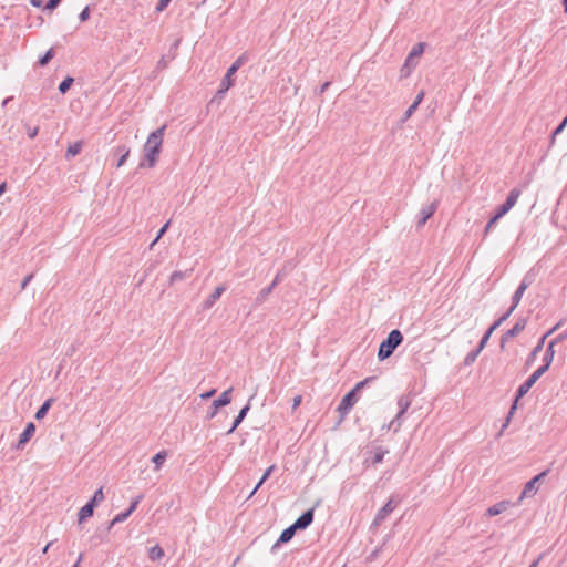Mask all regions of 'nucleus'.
I'll return each instance as SVG.
<instances>
[{
    "instance_id": "obj_1",
    "label": "nucleus",
    "mask_w": 567,
    "mask_h": 567,
    "mask_svg": "<svg viewBox=\"0 0 567 567\" xmlns=\"http://www.w3.org/2000/svg\"><path fill=\"white\" fill-rule=\"evenodd\" d=\"M165 130L166 125H163L150 134L144 145V159L140 163V167L147 166L152 168L155 166L162 150L163 135Z\"/></svg>"
},
{
    "instance_id": "obj_2",
    "label": "nucleus",
    "mask_w": 567,
    "mask_h": 567,
    "mask_svg": "<svg viewBox=\"0 0 567 567\" xmlns=\"http://www.w3.org/2000/svg\"><path fill=\"white\" fill-rule=\"evenodd\" d=\"M403 342V334L399 329L392 330L386 339H384L378 350V358L380 361H383L390 358L396 348Z\"/></svg>"
},
{
    "instance_id": "obj_3",
    "label": "nucleus",
    "mask_w": 567,
    "mask_h": 567,
    "mask_svg": "<svg viewBox=\"0 0 567 567\" xmlns=\"http://www.w3.org/2000/svg\"><path fill=\"white\" fill-rule=\"evenodd\" d=\"M545 373V371L540 368L536 369L528 379L519 385V388L516 391L515 400L509 409L507 419L503 427L507 426L511 416L514 414L515 410L517 409L518 401L528 393V391L532 389V386L537 382V380Z\"/></svg>"
},
{
    "instance_id": "obj_4",
    "label": "nucleus",
    "mask_w": 567,
    "mask_h": 567,
    "mask_svg": "<svg viewBox=\"0 0 567 567\" xmlns=\"http://www.w3.org/2000/svg\"><path fill=\"white\" fill-rule=\"evenodd\" d=\"M231 391H233L231 388L226 390V391H224L218 396V399L213 401L210 410L207 412V415H206V417L208 420H212V419H214L216 416L217 411H218L219 408L226 406V405H228L231 402V395H230Z\"/></svg>"
},
{
    "instance_id": "obj_5",
    "label": "nucleus",
    "mask_w": 567,
    "mask_h": 567,
    "mask_svg": "<svg viewBox=\"0 0 567 567\" xmlns=\"http://www.w3.org/2000/svg\"><path fill=\"white\" fill-rule=\"evenodd\" d=\"M410 405H411L410 395H402L399 398V400H398L399 412H398L395 419L388 425V429H391L393 426L394 432H396L399 430V427L401 426V422L399 420L408 411Z\"/></svg>"
},
{
    "instance_id": "obj_6",
    "label": "nucleus",
    "mask_w": 567,
    "mask_h": 567,
    "mask_svg": "<svg viewBox=\"0 0 567 567\" xmlns=\"http://www.w3.org/2000/svg\"><path fill=\"white\" fill-rule=\"evenodd\" d=\"M399 504V499H395L394 496H391L390 499L384 504L382 508L377 513L373 525L379 526L382 522L394 511L396 505Z\"/></svg>"
},
{
    "instance_id": "obj_7",
    "label": "nucleus",
    "mask_w": 567,
    "mask_h": 567,
    "mask_svg": "<svg viewBox=\"0 0 567 567\" xmlns=\"http://www.w3.org/2000/svg\"><path fill=\"white\" fill-rule=\"evenodd\" d=\"M248 61V54L243 53L239 55L236 61L228 68L225 76L223 78V82L227 83L228 85H234V74L239 70L241 65H244Z\"/></svg>"
},
{
    "instance_id": "obj_8",
    "label": "nucleus",
    "mask_w": 567,
    "mask_h": 567,
    "mask_svg": "<svg viewBox=\"0 0 567 567\" xmlns=\"http://www.w3.org/2000/svg\"><path fill=\"white\" fill-rule=\"evenodd\" d=\"M548 473H549V470L543 471L539 474H537L536 476H534L530 481H528L524 486V489L520 495V499L524 497L533 496L537 492V484L539 482H542L547 476Z\"/></svg>"
},
{
    "instance_id": "obj_9",
    "label": "nucleus",
    "mask_w": 567,
    "mask_h": 567,
    "mask_svg": "<svg viewBox=\"0 0 567 567\" xmlns=\"http://www.w3.org/2000/svg\"><path fill=\"white\" fill-rule=\"evenodd\" d=\"M519 195H520L519 189H517V188L512 189L509 192L506 200L501 206L497 207V210L495 214L502 218L505 214H507L515 206Z\"/></svg>"
},
{
    "instance_id": "obj_10",
    "label": "nucleus",
    "mask_w": 567,
    "mask_h": 567,
    "mask_svg": "<svg viewBox=\"0 0 567 567\" xmlns=\"http://www.w3.org/2000/svg\"><path fill=\"white\" fill-rule=\"evenodd\" d=\"M526 324H527V319L526 318H519L516 323L513 326L512 329L507 330L503 336H502V339H501V348L504 349L505 347V343L512 339V338H515L516 336H518L525 328H526Z\"/></svg>"
},
{
    "instance_id": "obj_11",
    "label": "nucleus",
    "mask_w": 567,
    "mask_h": 567,
    "mask_svg": "<svg viewBox=\"0 0 567 567\" xmlns=\"http://www.w3.org/2000/svg\"><path fill=\"white\" fill-rule=\"evenodd\" d=\"M313 517H315V507L307 509L292 524L293 529L303 530V529L308 528L312 524Z\"/></svg>"
},
{
    "instance_id": "obj_12",
    "label": "nucleus",
    "mask_w": 567,
    "mask_h": 567,
    "mask_svg": "<svg viewBox=\"0 0 567 567\" xmlns=\"http://www.w3.org/2000/svg\"><path fill=\"white\" fill-rule=\"evenodd\" d=\"M439 206L437 200L432 202L431 204L424 206L419 214L416 226L417 228L423 227L426 221L434 215Z\"/></svg>"
},
{
    "instance_id": "obj_13",
    "label": "nucleus",
    "mask_w": 567,
    "mask_h": 567,
    "mask_svg": "<svg viewBox=\"0 0 567 567\" xmlns=\"http://www.w3.org/2000/svg\"><path fill=\"white\" fill-rule=\"evenodd\" d=\"M358 401V394L350 390L341 400L339 406H338V411L342 414V415H346L350 412V410L353 408V405L357 403Z\"/></svg>"
},
{
    "instance_id": "obj_14",
    "label": "nucleus",
    "mask_w": 567,
    "mask_h": 567,
    "mask_svg": "<svg viewBox=\"0 0 567 567\" xmlns=\"http://www.w3.org/2000/svg\"><path fill=\"white\" fill-rule=\"evenodd\" d=\"M530 284H532V279L528 276H525L512 297L511 308H513L514 310L516 309V307L519 305V302L522 300L524 292L530 286Z\"/></svg>"
},
{
    "instance_id": "obj_15",
    "label": "nucleus",
    "mask_w": 567,
    "mask_h": 567,
    "mask_svg": "<svg viewBox=\"0 0 567 567\" xmlns=\"http://www.w3.org/2000/svg\"><path fill=\"white\" fill-rule=\"evenodd\" d=\"M35 433V425L33 422H29L24 427L23 432L20 434L19 440L16 444L17 450H22L24 445L31 440V437Z\"/></svg>"
},
{
    "instance_id": "obj_16",
    "label": "nucleus",
    "mask_w": 567,
    "mask_h": 567,
    "mask_svg": "<svg viewBox=\"0 0 567 567\" xmlns=\"http://www.w3.org/2000/svg\"><path fill=\"white\" fill-rule=\"evenodd\" d=\"M282 278H284V272H282V271H279V272L276 275V277L274 278L272 282H271L268 287H266V288H264V289H261V290L259 291V293H258V296H257V298H256V302H258V303H262V302L267 299V297L271 293V291L274 290V288H275L278 284H280V282H281Z\"/></svg>"
},
{
    "instance_id": "obj_17",
    "label": "nucleus",
    "mask_w": 567,
    "mask_h": 567,
    "mask_svg": "<svg viewBox=\"0 0 567 567\" xmlns=\"http://www.w3.org/2000/svg\"><path fill=\"white\" fill-rule=\"evenodd\" d=\"M296 529H293V526H289L287 528H285L279 538L277 539V542L274 544V546L271 547V551L274 553L276 550V548H278L281 544H285V543H288L289 540L292 539V537L295 536L296 534Z\"/></svg>"
},
{
    "instance_id": "obj_18",
    "label": "nucleus",
    "mask_w": 567,
    "mask_h": 567,
    "mask_svg": "<svg viewBox=\"0 0 567 567\" xmlns=\"http://www.w3.org/2000/svg\"><path fill=\"white\" fill-rule=\"evenodd\" d=\"M561 326V322H558L555 327H553L549 331H547L538 341L536 347L533 349V351L529 354L528 362L534 360L536 355L543 350L545 340L548 336H550L554 331H556Z\"/></svg>"
},
{
    "instance_id": "obj_19",
    "label": "nucleus",
    "mask_w": 567,
    "mask_h": 567,
    "mask_svg": "<svg viewBox=\"0 0 567 567\" xmlns=\"http://www.w3.org/2000/svg\"><path fill=\"white\" fill-rule=\"evenodd\" d=\"M95 505L93 503L87 502L83 507L80 508L78 513V522L82 524L84 520L93 516Z\"/></svg>"
},
{
    "instance_id": "obj_20",
    "label": "nucleus",
    "mask_w": 567,
    "mask_h": 567,
    "mask_svg": "<svg viewBox=\"0 0 567 567\" xmlns=\"http://www.w3.org/2000/svg\"><path fill=\"white\" fill-rule=\"evenodd\" d=\"M225 291L224 286H218L214 290L212 295L208 296V298L204 301V309H209L214 306V303L221 297L223 292Z\"/></svg>"
},
{
    "instance_id": "obj_21",
    "label": "nucleus",
    "mask_w": 567,
    "mask_h": 567,
    "mask_svg": "<svg viewBox=\"0 0 567 567\" xmlns=\"http://www.w3.org/2000/svg\"><path fill=\"white\" fill-rule=\"evenodd\" d=\"M509 505H511L509 501H502V502H499V503L488 507L487 511H486V515L491 516V517L499 515L503 512H505L508 508Z\"/></svg>"
},
{
    "instance_id": "obj_22",
    "label": "nucleus",
    "mask_w": 567,
    "mask_h": 567,
    "mask_svg": "<svg viewBox=\"0 0 567 567\" xmlns=\"http://www.w3.org/2000/svg\"><path fill=\"white\" fill-rule=\"evenodd\" d=\"M554 344L549 342L546 351H545V354H544V358H543V365H540L539 368L543 369L545 372L549 369L551 362H553V359H554V355H555V349H554Z\"/></svg>"
},
{
    "instance_id": "obj_23",
    "label": "nucleus",
    "mask_w": 567,
    "mask_h": 567,
    "mask_svg": "<svg viewBox=\"0 0 567 567\" xmlns=\"http://www.w3.org/2000/svg\"><path fill=\"white\" fill-rule=\"evenodd\" d=\"M250 410V404L249 402L240 409L238 415L235 417L234 422H233V425L228 430L227 434H230L233 433L239 425L240 423L243 422V420L246 417L247 413L249 412Z\"/></svg>"
},
{
    "instance_id": "obj_24",
    "label": "nucleus",
    "mask_w": 567,
    "mask_h": 567,
    "mask_svg": "<svg viewBox=\"0 0 567 567\" xmlns=\"http://www.w3.org/2000/svg\"><path fill=\"white\" fill-rule=\"evenodd\" d=\"M54 401L55 400L53 398L47 399L35 412L34 417L37 420H42L47 415L48 411L50 410Z\"/></svg>"
},
{
    "instance_id": "obj_25",
    "label": "nucleus",
    "mask_w": 567,
    "mask_h": 567,
    "mask_svg": "<svg viewBox=\"0 0 567 567\" xmlns=\"http://www.w3.org/2000/svg\"><path fill=\"white\" fill-rule=\"evenodd\" d=\"M82 147H83L82 141H78L75 143L71 144L66 150L65 159L69 161L72 157H75L76 155H79L82 151Z\"/></svg>"
},
{
    "instance_id": "obj_26",
    "label": "nucleus",
    "mask_w": 567,
    "mask_h": 567,
    "mask_svg": "<svg viewBox=\"0 0 567 567\" xmlns=\"http://www.w3.org/2000/svg\"><path fill=\"white\" fill-rule=\"evenodd\" d=\"M115 153L120 155L116 167H121L125 164L127 157L130 156V148L125 145H121L115 148Z\"/></svg>"
},
{
    "instance_id": "obj_27",
    "label": "nucleus",
    "mask_w": 567,
    "mask_h": 567,
    "mask_svg": "<svg viewBox=\"0 0 567 567\" xmlns=\"http://www.w3.org/2000/svg\"><path fill=\"white\" fill-rule=\"evenodd\" d=\"M388 450L382 449L381 446H378L373 450V455L371 457V463L373 465L379 464L383 461L384 455L388 453Z\"/></svg>"
},
{
    "instance_id": "obj_28",
    "label": "nucleus",
    "mask_w": 567,
    "mask_h": 567,
    "mask_svg": "<svg viewBox=\"0 0 567 567\" xmlns=\"http://www.w3.org/2000/svg\"><path fill=\"white\" fill-rule=\"evenodd\" d=\"M424 45H425L424 43L420 42L413 47V49L411 50V52L409 53V55L406 58L405 65L409 64V60H414L415 58H419L423 53Z\"/></svg>"
},
{
    "instance_id": "obj_29",
    "label": "nucleus",
    "mask_w": 567,
    "mask_h": 567,
    "mask_svg": "<svg viewBox=\"0 0 567 567\" xmlns=\"http://www.w3.org/2000/svg\"><path fill=\"white\" fill-rule=\"evenodd\" d=\"M164 556V550L159 545H155L148 550V558L153 561L159 560Z\"/></svg>"
},
{
    "instance_id": "obj_30",
    "label": "nucleus",
    "mask_w": 567,
    "mask_h": 567,
    "mask_svg": "<svg viewBox=\"0 0 567 567\" xmlns=\"http://www.w3.org/2000/svg\"><path fill=\"white\" fill-rule=\"evenodd\" d=\"M167 458V452L161 451L152 457V462L155 464V468L158 470Z\"/></svg>"
},
{
    "instance_id": "obj_31",
    "label": "nucleus",
    "mask_w": 567,
    "mask_h": 567,
    "mask_svg": "<svg viewBox=\"0 0 567 567\" xmlns=\"http://www.w3.org/2000/svg\"><path fill=\"white\" fill-rule=\"evenodd\" d=\"M131 514V511L126 509L125 512L115 515V517L110 522L107 529H111L115 524L126 520Z\"/></svg>"
},
{
    "instance_id": "obj_32",
    "label": "nucleus",
    "mask_w": 567,
    "mask_h": 567,
    "mask_svg": "<svg viewBox=\"0 0 567 567\" xmlns=\"http://www.w3.org/2000/svg\"><path fill=\"white\" fill-rule=\"evenodd\" d=\"M55 55L54 49H49L38 61L40 66H45Z\"/></svg>"
},
{
    "instance_id": "obj_33",
    "label": "nucleus",
    "mask_w": 567,
    "mask_h": 567,
    "mask_svg": "<svg viewBox=\"0 0 567 567\" xmlns=\"http://www.w3.org/2000/svg\"><path fill=\"white\" fill-rule=\"evenodd\" d=\"M233 85H228L227 83L225 82H220V85H219V89L217 90L216 94H215V97L212 100V102H214L215 100H221L224 99L225 94L227 93V91Z\"/></svg>"
},
{
    "instance_id": "obj_34",
    "label": "nucleus",
    "mask_w": 567,
    "mask_h": 567,
    "mask_svg": "<svg viewBox=\"0 0 567 567\" xmlns=\"http://www.w3.org/2000/svg\"><path fill=\"white\" fill-rule=\"evenodd\" d=\"M74 79L72 76H66L60 84H59V92L61 94H65L71 85L73 84Z\"/></svg>"
},
{
    "instance_id": "obj_35",
    "label": "nucleus",
    "mask_w": 567,
    "mask_h": 567,
    "mask_svg": "<svg viewBox=\"0 0 567 567\" xmlns=\"http://www.w3.org/2000/svg\"><path fill=\"white\" fill-rule=\"evenodd\" d=\"M481 351L482 349L477 347L475 350L468 352L465 357L464 364L470 365L474 363Z\"/></svg>"
},
{
    "instance_id": "obj_36",
    "label": "nucleus",
    "mask_w": 567,
    "mask_h": 567,
    "mask_svg": "<svg viewBox=\"0 0 567 567\" xmlns=\"http://www.w3.org/2000/svg\"><path fill=\"white\" fill-rule=\"evenodd\" d=\"M513 311L514 309L509 307L508 310L503 316H501L491 327L496 330L504 321L508 319Z\"/></svg>"
},
{
    "instance_id": "obj_37",
    "label": "nucleus",
    "mask_w": 567,
    "mask_h": 567,
    "mask_svg": "<svg viewBox=\"0 0 567 567\" xmlns=\"http://www.w3.org/2000/svg\"><path fill=\"white\" fill-rule=\"evenodd\" d=\"M104 499L103 487L95 491L93 497L89 501L93 505L97 506Z\"/></svg>"
},
{
    "instance_id": "obj_38",
    "label": "nucleus",
    "mask_w": 567,
    "mask_h": 567,
    "mask_svg": "<svg viewBox=\"0 0 567 567\" xmlns=\"http://www.w3.org/2000/svg\"><path fill=\"white\" fill-rule=\"evenodd\" d=\"M494 331H495V330H494L492 327H489V328L486 330V332L484 333V336L482 337V339H481V341H480V343H478V346H477V347H478V348H481V349L483 350V349L485 348V346H486L487 341L489 340V338H491V336H492V333H493Z\"/></svg>"
},
{
    "instance_id": "obj_39",
    "label": "nucleus",
    "mask_w": 567,
    "mask_h": 567,
    "mask_svg": "<svg viewBox=\"0 0 567 567\" xmlns=\"http://www.w3.org/2000/svg\"><path fill=\"white\" fill-rule=\"evenodd\" d=\"M169 224L171 221H167L159 228L156 238L151 244V247H153L159 240V238H162V236L167 231Z\"/></svg>"
},
{
    "instance_id": "obj_40",
    "label": "nucleus",
    "mask_w": 567,
    "mask_h": 567,
    "mask_svg": "<svg viewBox=\"0 0 567 567\" xmlns=\"http://www.w3.org/2000/svg\"><path fill=\"white\" fill-rule=\"evenodd\" d=\"M417 110V106L415 104H411L408 110L405 111L403 117H402V122H405L406 120H409L412 114Z\"/></svg>"
},
{
    "instance_id": "obj_41",
    "label": "nucleus",
    "mask_w": 567,
    "mask_h": 567,
    "mask_svg": "<svg viewBox=\"0 0 567 567\" xmlns=\"http://www.w3.org/2000/svg\"><path fill=\"white\" fill-rule=\"evenodd\" d=\"M374 378H367L364 379L363 381H360L355 384V386L352 389V391H354L357 394L359 393V391L361 389H363L367 383H369L370 381H372Z\"/></svg>"
},
{
    "instance_id": "obj_42",
    "label": "nucleus",
    "mask_w": 567,
    "mask_h": 567,
    "mask_svg": "<svg viewBox=\"0 0 567 567\" xmlns=\"http://www.w3.org/2000/svg\"><path fill=\"white\" fill-rule=\"evenodd\" d=\"M172 0H159L156 4V8H155V11L156 12H163L167 7L168 4L171 3Z\"/></svg>"
},
{
    "instance_id": "obj_43",
    "label": "nucleus",
    "mask_w": 567,
    "mask_h": 567,
    "mask_svg": "<svg viewBox=\"0 0 567 567\" xmlns=\"http://www.w3.org/2000/svg\"><path fill=\"white\" fill-rule=\"evenodd\" d=\"M501 217L497 216L496 214L488 220V223L486 224L485 226V230H484V234L486 235L491 228L498 221Z\"/></svg>"
},
{
    "instance_id": "obj_44",
    "label": "nucleus",
    "mask_w": 567,
    "mask_h": 567,
    "mask_svg": "<svg viewBox=\"0 0 567 567\" xmlns=\"http://www.w3.org/2000/svg\"><path fill=\"white\" fill-rule=\"evenodd\" d=\"M62 0H48L44 10L53 11L61 3Z\"/></svg>"
},
{
    "instance_id": "obj_45",
    "label": "nucleus",
    "mask_w": 567,
    "mask_h": 567,
    "mask_svg": "<svg viewBox=\"0 0 567 567\" xmlns=\"http://www.w3.org/2000/svg\"><path fill=\"white\" fill-rule=\"evenodd\" d=\"M79 19L81 22H85L90 19V7L86 6L81 13L79 14Z\"/></svg>"
},
{
    "instance_id": "obj_46",
    "label": "nucleus",
    "mask_w": 567,
    "mask_h": 567,
    "mask_svg": "<svg viewBox=\"0 0 567 567\" xmlns=\"http://www.w3.org/2000/svg\"><path fill=\"white\" fill-rule=\"evenodd\" d=\"M142 499H143V495H138L136 498H134L131 502V505L127 508V511H131V513H133L136 509L137 505L141 503Z\"/></svg>"
},
{
    "instance_id": "obj_47",
    "label": "nucleus",
    "mask_w": 567,
    "mask_h": 567,
    "mask_svg": "<svg viewBox=\"0 0 567 567\" xmlns=\"http://www.w3.org/2000/svg\"><path fill=\"white\" fill-rule=\"evenodd\" d=\"M566 339H567V331H566V332H564V333L558 334L556 338H554V339L550 341V343H553L554 346H556V344H558V343L563 342V341H564V340H566Z\"/></svg>"
},
{
    "instance_id": "obj_48",
    "label": "nucleus",
    "mask_w": 567,
    "mask_h": 567,
    "mask_svg": "<svg viewBox=\"0 0 567 567\" xmlns=\"http://www.w3.org/2000/svg\"><path fill=\"white\" fill-rule=\"evenodd\" d=\"M272 470H274V466H270V467H268L266 470V472L264 473V475L259 480V485H262L268 480V477L270 476Z\"/></svg>"
},
{
    "instance_id": "obj_49",
    "label": "nucleus",
    "mask_w": 567,
    "mask_h": 567,
    "mask_svg": "<svg viewBox=\"0 0 567 567\" xmlns=\"http://www.w3.org/2000/svg\"><path fill=\"white\" fill-rule=\"evenodd\" d=\"M185 277V275L182 271H174L171 276V281L176 282L178 280H182Z\"/></svg>"
},
{
    "instance_id": "obj_50",
    "label": "nucleus",
    "mask_w": 567,
    "mask_h": 567,
    "mask_svg": "<svg viewBox=\"0 0 567 567\" xmlns=\"http://www.w3.org/2000/svg\"><path fill=\"white\" fill-rule=\"evenodd\" d=\"M33 274L28 275L21 282V289H25V287L29 285V282L32 280Z\"/></svg>"
},
{
    "instance_id": "obj_51",
    "label": "nucleus",
    "mask_w": 567,
    "mask_h": 567,
    "mask_svg": "<svg viewBox=\"0 0 567 567\" xmlns=\"http://www.w3.org/2000/svg\"><path fill=\"white\" fill-rule=\"evenodd\" d=\"M39 128L38 127H29L28 128V135L30 138H34L38 135Z\"/></svg>"
},
{
    "instance_id": "obj_52",
    "label": "nucleus",
    "mask_w": 567,
    "mask_h": 567,
    "mask_svg": "<svg viewBox=\"0 0 567 567\" xmlns=\"http://www.w3.org/2000/svg\"><path fill=\"white\" fill-rule=\"evenodd\" d=\"M423 97H424V92H423V91H421V92L416 95V97H415V100H414L413 104H415V105L419 107V105H420V103L422 102Z\"/></svg>"
},
{
    "instance_id": "obj_53",
    "label": "nucleus",
    "mask_w": 567,
    "mask_h": 567,
    "mask_svg": "<svg viewBox=\"0 0 567 567\" xmlns=\"http://www.w3.org/2000/svg\"><path fill=\"white\" fill-rule=\"evenodd\" d=\"M216 390L215 389H212L203 394H200V398L206 400V399H209L212 398L214 394H215Z\"/></svg>"
},
{
    "instance_id": "obj_54",
    "label": "nucleus",
    "mask_w": 567,
    "mask_h": 567,
    "mask_svg": "<svg viewBox=\"0 0 567 567\" xmlns=\"http://www.w3.org/2000/svg\"><path fill=\"white\" fill-rule=\"evenodd\" d=\"M301 396L300 395H297L293 398V403H292V409H296L297 406H299V404L301 403Z\"/></svg>"
},
{
    "instance_id": "obj_55",
    "label": "nucleus",
    "mask_w": 567,
    "mask_h": 567,
    "mask_svg": "<svg viewBox=\"0 0 567 567\" xmlns=\"http://www.w3.org/2000/svg\"><path fill=\"white\" fill-rule=\"evenodd\" d=\"M30 3L35 8H41L43 4V0H30Z\"/></svg>"
},
{
    "instance_id": "obj_56",
    "label": "nucleus",
    "mask_w": 567,
    "mask_h": 567,
    "mask_svg": "<svg viewBox=\"0 0 567 567\" xmlns=\"http://www.w3.org/2000/svg\"><path fill=\"white\" fill-rule=\"evenodd\" d=\"M330 86V82H324L321 87H320V93H323L328 90V87Z\"/></svg>"
},
{
    "instance_id": "obj_57",
    "label": "nucleus",
    "mask_w": 567,
    "mask_h": 567,
    "mask_svg": "<svg viewBox=\"0 0 567 567\" xmlns=\"http://www.w3.org/2000/svg\"><path fill=\"white\" fill-rule=\"evenodd\" d=\"M6 189H7V184L6 183L0 184V196L6 192Z\"/></svg>"
},
{
    "instance_id": "obj_58",
    "label": "nucleus",
    "mask_w": 567,
    "mask_h": 567,
    "mask_svg": "<svg viewBox=\"0 0 567 567\" xmlns=\"http://www.w3.org/2000/svg\"><path fill=\"white\" fill-rule=\"evenodd\" d=\"M82 559H83V554H80L76 563L72 567H80V563H81Z\"/></svg>"
},
{
    "instance_id": "obj_59",
    "label": "nucleus",
    "mask_w": 567,
    "mask_h": 567,
    "mask_svg": "<svg viewBox=\"0 0 567 567\" xmlns=\"http://www.w3.org/2000/svg\"><path fill=\"white\" fill-rule=\"evenodd\" d=\"M261 485H259V482L256 484L255 488L252 489V492L250 493L249 495V498L260 488Z\"/></svg>"
},
{
    "instance_id": "obj_60",
    "label": "nucleus",
    "mask_w": 567,
    "mask_h": 567,
    "mask_svg": "<svg viewBox=\"0 0 567 567\" xmlns=\"http://www.w3.org/2000/svg\"><path fill=\"white\" fill-rule=\"evenodd\" d=\"M539 560H540V558L534 560L529 567H537Z\"/></svg>"
},
{
    "instance_id": "obj_61",
    "label": "nucleus",
    "mask_w": 567,
    "mask_h": 567,
    "mask_svg": "<svg viewBox=\"0 0 567 567\" xmlns=\"http://www.w3.org/2000/svg\"><path fill=\"white\" fill-rule=\"evenodd\" d=\"M50 546H51V543L47 544V546H45V547L43 548V550H42V551H43V554H45V553L48 551V549H49V547H50Z\"/></svg>"
},
{
    "instance_id": "obj_62",
    "label": "nucleus",
    "mask_w": 567,
    "mask_h": 567,
    "mask_svg": "<svg viewBox=\"0 0 567 567\" xmlns=\"http://www.w3.org/2000/svg\"><path fill=\"white\" fill-rule=\"evenodd\" d=\"M563 6H564L565 11L567 12V0H563Z\"/></svg>"
}]
</instances>
